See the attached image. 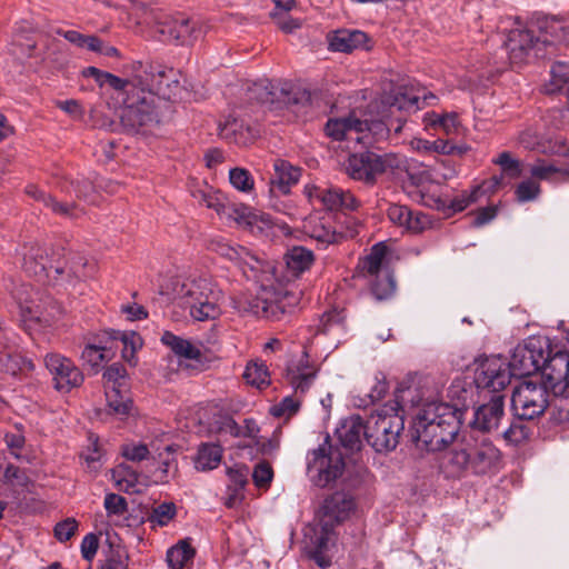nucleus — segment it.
<instances>
[{
  "label": "nucleus",
  "mask_w": 569,
  "mask_h": 569,
  "mask_svg": "<svg viewBox=\"0 0 569 569\" xmlns=\"http://www.w3.org/2000/svg\"><path fill=\"white\" fill-rule=\"evenodd\" d=\"M142 84H148L143 76L133 74L116 94L121 103L120 124L129 134H152L170 113L168 99L140 87Z\"/></svg>",
  "instance_id": "1"
},
{
  "label": "nucleus",
  "mask_w": 569,
  "mask_h": 569,
  "mask_svg": "<svg viewBox=\"0 0 569 569\" xmlns=\"http://www.w3.org/2000/svg\"><path fill=\"white\" fill-rule=\"evenodd\" d=\"M560 21L542 14L533 16L526 26L512 28L503 41L510 63L521 67L535 59L546 58L560 40Z\"/></svg>",
  "instance_id": "2"
},
{
  "label": "nucleus",
  "mask_w": 569,
  "mask_h": 569,
  "mask_svg": "<svg viewBox=\"0 0 569 569\" xmlns=\"http://www.w3.org/2000/svg\"><path fill=\"white\" fill-rule=\"evenodd\" d=\"M500 461L501 452L489 439L469 436L442 453L440 467L446 477L462 479L496 473Z\"/></svg>",
  "instance_id": "3"
},
{
  "label": "nucleus",
  "mask_w": 569,
  "mask_h": 569,
  "mask_svg": "<svg viewBox=\"0 0 569 569\" xmlns=\"http://www.w3.org/2000/svg\"><path fill=\"white\" fill-rule=\"evenodd\" d=\"M460 429L456 412L443 403H429L417 415L412 438L428 451H438L452 445Z\"/></svg>",
  "instance_id": "4"
},
{
  "label": "nucleus",
  "mask_w": 569,
  "mask_h": 569,
  "mask_svg": "<svg viewBox=\"0 0 569 569\" xmlns=\"http://www.w3.org/2000/svg\"><path fill=\"white\" fill-rule=\"evenodd\" d=\"M22 257V269L40 282L57 281L63 274L68 280L81 279L87 276L84 268L87 262L82 257H72L61 264L59 260H54L49 256L46 247L40 244H24L20 252Z\"/></svg>",
  "instance_id": "5"
},
{
  "label": "nucleus",
  "mask_w": 569,
  "mask_h": 569,
  "mask_svg": "<svg viewBox=\"0 0 569 569\" xmlns=\"http://www.w3.org/2000/svg\"><path fill=\"white\" fill-rule=\"evenodd\" d=\"M326 133L337 141H355L363 148H379L380 143L388 140L390 129L382 120H361L350 114L346 118L329 119Z\"/></svg>",
  "instance_id": "6"
},
{
  "label": "nucleus",
  "mask_w": 569,
  "mask_h": 569,
  "mask_svg": "<svg viewBox=\"0 0 569 569\" xmlns=\"http://www.w3.org/2000/svg\"><path fill=\"white\" fill-rule=\"evenodd\" d=\"M181 297L197 321L214 320L221 315L223 293L209 278L200 277L183 283Z\"/></svg>",
  "instance_id": "7"
},
{
  "label": "nucleus",
  "mask_w": 569,
  "mask_h": 569,
  "mask_svg": "<svg viewBox=\"0 0 569 569\" xmlns=\"http://www.w3.org/2000/svg\"><path fill=\"white\" fill-rule=\"evenodd\" d=\"M300 297L296 292L288 290H268L262 284V292L260 296L247 300H233V307L240 313H250L254 316H262L272 321H280L286 316L293 313L299 305Z\"/></svg>",
  "instance_id": "8"
},
{
  "label": "nucleus",
  "mask_w": 569,
  "mask_h": 569,
  "mask_svg": "<svg viewBox=\"0 0 569 569\" xmlns=\"http://www.w3.org/2000/svg\"><path fill=\"white\" fill-rule=\"evenodd\" d=\"M403 429V415L396 407H385L367 419V443L377 452L392 451Z\"/></svg>",
  "instance_id": "9"
},
{
  "label": "nucleus",
  "mask_w": 569,
  "mask_h": 569,
  "mask_svg": "<svg viewBox=\"0 0 569 569\" xmlns=\"http://www.w3.org/2000/svg\"><path fill=\"white\" fill-rule=\"evenodd\" d=\"M193 199L201 206L214 210L218 216L234 221L238 226L253 229L258 221H263L249 206L234 203L212 188H198L192 191Z\"/></svg>",
  "instance_id": "10"
},
{
  "label": "nucleus",
  "mask_w": 569,
  "mask_h": 569,
  "mask_svg": "<svg viewBox=\"0 0 569 569\" xmlns=\"http://www.w3.org/2000/svg\"><path fill=\"white\" fill-rule=\"evenodd\" d=\"M550 352V340L543 336H531L519 343L507 362L515 377L531 376L540 370L545 355Z\"/></svg>",
  "instance_id": "11"
},
{
  "label": "nucleus",
  "mask_w": 569,
  "mask_h": 569,
  "mask_svg": "<svg viewBox=\"0 0 569 569\" xmlns=\"http://www.w3.org/2000/svg\"><path fill=\"white\" fill-rule=\"evenodd\" d=\"M211 249L220 257L231 261L248 280L262 283L264 277L270 272V264L243 246L216 240L211 242Z\"/></svg>",
  "instance_id": "12"
},
{
  "label": "nucleus",
  "mask_w": 569,
  "mask_h": 569,
  "mask_svg": "<svg viewBox=\"0 0 569 569\" xmlns=\"http://www.w3.org/2000/svg\"><path fill=\"white\" fill-rule=\"evenodd\" d=\"M307 470L315 486L326 488L342 476L345 460L338 449L322 445L308 456Z\"/></svg>",
  "instance_id": "13"
},
{
  "label": "nucleus",
  "mask_w": 569,
  "mask_h": 569,
  "mask_svg": "<svg viewBox=\"0 0 569 569\" xmlns=\"http://www.w3.org/2000/svg\"><path fill=\"white\" fill-rule=\"evenodd\" d=\"M548 391L542 382L522 381L511 396L515 416L528 420L541 416L548 407Z\"/></svg>",
  "instance_id": "14"
},
{
  "label": "nucleus",
  "mask_w": 569,
  "mask_h": 569,
  "mask_svg": "<svg viewBox=\"0 0 569 569\" xmlns=\"http://www.w3.org/2000/svg\"><path fill=\"white\" fill-rule=\"evenodd\" d=\"M157 30L163 41L191 46L206 34L207 26L199 19L179 13L159 21Z\"/></svg>",
  "instance_id": "15"
},
{
  "label": "nucleus",
  "mask_w": 569,
  "mask_h": 569,
  "mask_svg": "<svg viewBox=\"0 0 569 569\" xmlns=\"http://www.w3.org/2000/svg\"><path fill=\"white\" fill-rule=\"evenodd\" d=\"M303 193L313 207L323 208L329 211H356L360 202L349 191L339 187L306 184Z\"/></svg>",
  "instance_id": "16"
},
{
  "label": "nucleus",
  "mask_w": 569,
  "mask_h": 569,
  "mask_svg": "<svg viewBox=\"0 0 569 569\" xmlns=\"http://www.w3.org/2000/svg\"><path fill=\"white\" fill-rule=\"evenodd\" d=\"M511 372L507 362L500 357H486L475 372V383L478 389L493 395H502L511 381Z\"/></svg>",
  "instance_id": "17"
},
{
  "label": "nucleus",
  "mask_w": 569,
  "mask_h": 569,
  "mask_svg": "<svg viewBox=\"0 0 569 569\" xmlns=\"http://www.w3.org/2000/svg\"><path fill=\"white\" fill-rule=\"evenodd\" d=\"M541 370V382L555 396H562L569 388V352L557 350L545 355Z\"/></svg>",
  "instance_id": "18"
},
{
  "label": "nucleus",
  "mask_w": 569,
  "mask_h": 569,
  "mask_svg": "<svg viewBox=\"0 0 569 569\" xmlns=\"http://www.w3.org/2000/svg\"><path fill=\"white\" fill-rule=\"evenodd\" d=\"M442 187L439 183H432L430 180L421 189L420 198L425 206L446 210L451 209L453 212L465 210L470 203L476 202L480 194L483 193L480 186L475 187L470 192L463 191L452 199L445 197L441 192Z\"/></svg>",
  "instance_id": "19"
},
{
  "label": "nucleus",
  "mask_w": 569,
  "mask_h": 569,
  "mask_svg": "<svg viewBox=\"0 0 569 569\" xmlns=\"http://www.w3.org/2000/svg\"><path fill=\"white\" fill-rule=\"evenodd\" d=\"M44 365L52 376L54 388L61 392H69L83 382V375L72 360L59 353H49Z\"/></svg>",
  "instance_id": "20"
},
{
  "label": "nucleus",
  "mask_w": 569,
  "mask_h": 569,
  "mask_svg": "<svg viewBox=\"0 0 569 569\" xmlns=\"http://www.w3.org/2000/svg\"><path fill=\"white\" fill-rule=\"evenodd\" d=\"M377 162H379L378 167H380L379 174L387 171L392 173L406 172L411 183L419 189V193H421V189L425 188L426 183L429 182L430 173L426 166L418 164L417 161H409L406 157L398 153H377Z\"/></svg>",
  "instance_id": "21"
},
{
  "label": "nucleus",
  "mask_w": 569,
  "mask_h": 569,
  "mask_svg": "<svg viewBox=\"0 0 569 569\" xmlns=\"http://www.w3.org/2000/svg\"><path fill=\"white\" fill-rule=\"evenodd\" d=\"M134 74H142L148 84L141 87L152 90L159 97L166 99V96L172 93V88L178 87V80L174 79L173 69H166L152 63L137 62L133 64Z\"/></svg>",
  "instance_id": "22"
},
{
  "label": "nucleus",
  "mask_w": 569,
  "mask_h": 569,
  "mask_svg": "<svg viewBox=\"0 0 569 569\" xmlns=\"http://www.w3.org/2000/svg\"><path fill=\"white\" fill-rule=\"evenodd\" d=\"M318 367L310 361L306 350L300 357L291 359L284 370V379L292 387L295 393L303 395L317 378Z\"/></svg>",
  "instance_id": "23"
},
{
  "label": "nucleus",
  "mask_w": 569,
  "mask_h": 569,
  "mask_svg": "<svg viewBox=\"0 0 569 569\" xmlns=\"http://www.w3.org/2000/svg\"><path fill=\"white\" fill-rule=\"evenodd\" d=\"M336 436L341 446L348 450L357 451L367 441V420L359 415H351L341 420L336 429Z\"/></svg>",
  "instance_id": "24"
},
{
  "label": "nucleus",
  "mask_w": 569,
  "mask_h": 569,
  "mask_svg": "<svg viewBox=\"0 0 569 569\" xmlns=\"http://www.w3.org/2000/svg\"><path fill=\"white\" fill-rule=\"evenodd\" d=\"M355 507L356 503L351 496L337 491L327 497L321 506L322 521H326V527H335L347 520Z\"/></svg>",
  "instance_id": "25"
},
{
  "label": "nucleus",
  "mask_w": 569,
  "mask_h": 569,
  "mask_svg": "<svg viewBox=\"0 0 569 569\" xmlns=\"http://www.w3.org/2000/svg\"><path fill=\"white\" fill-rule=\"evenodd\" d=\"M505 415V396L493 395L491 399L477 408L472 426L480 431L496 430Z\"/></svg>",
  "instance_id": "26"
},
{
  "label": "nucleus",
  "mask_w": 569,
  "mask_h": 569,
  "mask_svg": "<svg viewBox=\"0 0 569 569\" xmlns=\"http://www.w3.org/2000/svg\"><path fill=\"white\" fill-rule=\"evenodd\" d=\"M306 234L315 239L321 248L339 243L343 233L332 226L330 216H310L303 226Z\"/></svg>",
  "instance_id": "27"
},
{
  "label": "nucleus",
  "mask_w": 569,
  "mask_h": 569,
  "mask_svg": "<svg viewBox=\"0 0 569 569\" xmlns=\"http://www.w3.org/2000/svg\"><path fill=\"white\" fill-rule=\"evenodd\" d=\"M378 163L377 153L366 151L349 157L347 171L352 179L372 184L379 176Z\"/></svg>",
  "instance_id": "28"
},
{
  "label": "nucleus",
  "mask_w": 569,
  "mask_h": 569,
  "mask_svg": "<svg viewBox=\"0 0 569 569\" xmlns=\"http://www.w3.org/2000/svg\"><path fill=\"white\" fill-rule=\"evenodd\" d=\"M26 193L57 216L76 219L82 214V210L76 203L58 201L34 184L27 186Z\"/></svg>",
  "instance_id": "29"
},
{
  "label": "nucleus",
  "mask_w": 569,
  "mask_h": 569,
  "mask_svg": "<svg viewBox=\"0 0 569 569\" xmlns=\"http://www.w3.org/2000/svg\"><path fill=\"white\" fill-rule=\"evenodd\" d=\"M387 216L392 223L403 227L413 233L421 232L429 223L426 214L415 212L407 206L397 203L389 206Z\"/></svg>",
  "instance_id": "30"
},
{
  "label": "nucleus",
  "mask_w": 569,
  "mask_h": 569,
  "mask_svg": "<svg viewBox=\"0 0 569 569\" xmlns=\"http://www.w3.org/2000/svg\"><path fill=\"white\" fill-rule=\"evenodd\" d=\"M367 33L356 29H341L330 38V48L338 52H351L357 49H368Z\"/></svg>",
  "instance_id": "31"
},
{
  "label": "nucleus",
  "mask_w": 569,
  "mask_h": 569,
  "mask_svg": "<svg viewBox=\"0 0 569 569\" xmlns=\"http://www.w3.org/2000/svg\"><path fill=\"white\" fill-rule=\"evenodd\" d=\"M273 168L274 174L271 178L272 186L278 188L283 194L288 193L291 186L299 181L301 174L300 168L282 159L276 160Z\"/></svg>",
  "instance_id": "32"
},
{
  "label": "nucleus",
  "mask_w": 569,
  "mask_h": 569,
  "mask_svg": "<svg viewBox=\"0 0 569 569\" xmlns=\"http://www.w3.org/2000/svg\"><path fill=\"white\" fill-rule=\"evenodd\" d=\"M112 342H120L122 346V358L131 363H136V352L142 347L141 337L134 331L110 330L104 332Z\"/></svg>",
  "instance_id": "33"
},
{
  "label": "nucleus",
  "mask_w": 569,
  "mask_h": 569,
  "mask_svg": "<svg viewBox=\"0 0 569 569\" xmlns=\"http://www.w3.org/2000/svg\"><path fill=\"white\" fill-rule=\"evenodd\" d=\"M286 264L293 276H299L309 270L313 264L315 254L305 247H293L284 256Z\"/></svg>",
  "instance_id": "34"
},
{
  "label": "nucleus",
  "mask_w": 569,
  "mask_h": 569,
  "mask_svg": "<svg viewBox=\"0 0 569 569\" xmlns=\"http://www.w3.org/2000/svg\"><path fill=\"white\" fill-rule=\"evenodd\" d=\"M387 252L388 247L383 242H378L372 246L369 254H367L359 264L365 277L389 271V269L383 266Z\"/></svg>",
  "instance_id": "35"
},
{
  "label": "nucleus",
  "mask_w": 569,
  "mask_h": 569,
  "mask_svg": "<svg viewBox=\"0 0 569 569\" xmlns=\"http://www.w3.org/2000/svg\"><path fill=\"white\" fill-rule=\"evenodd\" d=\"M123 387H106V399L109 409L120 416L127 417L130 415L133 407L132 400L129 398L127 390Z\"/></svg>",
  "instance_id": "36"
},
{
  "label": "nucleus",
  "mask_w": 569,
  "mask_h": 569,
  "mask_svg": "<svg viewBox=\"0 0 569 569\" xmlns=\"http://www.w3.org/2000/svg\"><path fill=\"white\" fill-rule=\"evenodd\" d=\"M386 103L389 106V113L395 114L396 111L409 112L417 111L421 107L420 97L408 91L397 90L386 98Z\"/></svg>",
  "instance_id": "37"
},
{
  "label": "nucleus",
  "mask_w": 569,
  "mask_h": 569,
  "mask_svg": "<svg viewBox=\"0 0 569 569\" xmlns=\"http://www.w3.org/2000/svg\"><path fill=\"white\" fill-rule=\"evenodd\" d=\"M161 341L169 346L179 357H183L189 360H200L202 358V352L198 347L169 331L163 333Z\"/></svg>",
  "instance_id": "38"
},
{
  "label": "nucleus",
  "mask_w": 569,
  "mask_h": 569,
  "mask_svg": "<svg viewBox=\"0 0 569 569\" xmlns=\"http://www.w3.org/2000/svg\"><path fill=\"white\" fill-rule=\"evenodd\" d=\"M222 458V448L216 443H203L200 446L196 459V468L201 471L217 468Z\"/></svg>",
  "instance_id": "39"
},
{
  "label": "nucleus",
  "mask_w": 569,
  "mask_h": 569,
  "mask_svg": "<svg viewBox=\"0 0 569 569\" xmlns=\"http://www.w3.org/2000/svg\"><path fill=\"white\" fill-rule=\"evenodd\" d=\"M113 346L108 343H89L87 345L82 352L81 359L84 363L89 365L92 368L99 367L103 361L109 360L113 356Z\"/></svg>",
  "instance_id": "40"
},
{
  "label": "nucleus",
  "mask_w": 569,
  "mask_h": 569,
  "mask_svg": "<svg viewBox=\"0 0 569 569\" xmlns=\"http://www.w3.org/2000/svg\"><path fill=\"white\" fill-rule=\"evenodd\" d=\"M367 278H369L371 292L376 299H387L395 292L396 282L390 271H382L367 276Z\"/></svg>",
  "instance_id": "41"
},
{
  "label": "nucleus",
  "mask_w": 569,
  "mask_h": 569,
  "mask_svg": "<svg viewBox=\"0 0 569 569\" xmlns=\"http://www.w3.org/2000/svg\"><path fill=\"white\" fill-rule=\"evenodd\" d=\"M194 553L191 545L182 540L167 551V562L171 569H181L193 559Z\"/></svg>",
  "instance_id": "42"
},
{
  "label": "nucleus",
  "mask_w": 569,
  "mask_h": 569,
  "mask_svg": "<svg viewBox=\"0 0 569 569\" xmlns=\"http://www.w3.org/2000/svg\"><path fill=\"white\" fill-rule=\"evenodd\" d=\"M247 98L251 102L261 104L273 103L276 99L274 87L268 79H260L247 88Z\"/></svg>",
  "instance_id": "43"
},
{
  "label": "nucleus",
  "mask_w": 569,
  "mask_h": 569,
  "mask_svg": "<svg viewBox=\"0 0 569 569\" xmlns=\"http://www.w3.org/2000/svg\"><path fill=\"white\" fill-rule=\"evenodd\" d=\"M138 478V472L126 465H120L112 471V480L116 488L127 493L137 491Z\"/></svg>",
  "instance_id": "44"
},
{
  "label": "nucleus",
  "mask_w": 569,
  "mask_h": 569,
  "mask_svg": "<svg viewBox=\"0 0 569 569\" xmlns=\"http://www.w3.org/2000/svg\"><path fill=\"white\" fill-rule=\"evenodd\" d=\"M82 73L84 77H92L100 87L109 86L116 92H118L122 86H126V82L129 80L122 79L110 72L102 71L96 67H88L82 71Z\"/></svg>",
  "instance_id": "45"
},
{
  "label": "nucleus",
  "mask_w": 569,
  "mask_h": 569,
  "mask_svg": "<svg viewBox=\"0 0 569 569\" xmlns=\"http://www.w3.org/2000/svg\"><path fill=\"white\" fill-rule=\"evenodd\" d=\"M551 79L547 86L549 93H556L569 83V62L558 61L552 64L550 70Z\"/></svg>",
  "instance_id": "46"
},
{
  "label": "nucleus",
  "mask_w": 569,
  "mask_h": 569,
  "mask_svg": "<svg viewBox=\"0 0 569 569\" xmlns=\"http://www.w3.org/2000/svg\"><path fill=\"white\" fill-rule=\"evenodd\" d=\"M243 379L258 388L270 383L268 368L263 362L250 361L243 371Z\"/></svg>",
  "instance_id": "47"
},
{
  "label": "nucleus",
  "mask_w": 569,
  "mask_h": 569,
  "mask_svg": "<svg viewBox=\"0 0 569 569\" xmlns=\"http://www.w3.org/2000/svg\"><path fill=\"white\" fill-rule=\"evenodd\" d=\"M20 308L26 320L36 321L43 325H50L54 318V313L48 312L33 300L20 302Z\"/></svg>",
  "instance_id": "48"
},
{
  "label": "nucleus",
  "mask_w": 569,
  "mask_h": 569,
  "mask_svg": "<svg viewBox=\"0 0 569 569\" xmlns=\"http://www.w3.org/2000/svg\"><path fill=\"white\" fill-rule=\"evenodd\" d=\"M177 515V507L173 502H162L152 508L148 521L152 526H167Z\"/></svg>",
  "instance_id": "49"
},
{
  "label": "nucleus",
  "mask_w": 569,
  "mask_h": 569,
  "mask_svg": "<svg viewBox=\"0 0 569 569\" xmlns=\"http://www.w3.org/2000/svg\"><path fill=\"white\" fill-rule=\"evenodd\" d=\"M516 416L510 426L503 431V439L511 445H519L526 441L530 436L529 427Z\"/></svg>",
  "instance_id": "50"
},
{
  "label": "nucleus",
  "mask_w": 569,
  "mask_h": 569,
  "mask_svg": "<svg viewBox=\"0 0 569 569\" xmlns=\"http://www.w3.org/2000/svg\"><path fill=\"white\" fill-rule=\"evenodd\" d=\"M57 33L78 48H87L90 51L91 49H98L99 38L96 36H86L76 30H58Z\"/></svg>",
  "instance_id": "51"
},
{
  "label": "nucleus",
  "mask_w": 569,
  "mask_h": 569,
  "mask_svg": "<svg viewBox=\"0 0 569 569\" xmlns=\"http://www.w3.org/2000/svg\"><path fill=\"white\" fill-rule=\"evenodd\" d=\"M229 181L239 191L248 192L253 189L254 180L251 173L243 168H233L229 171Z\"/></svg>",
  "instance_id": "52"
},
{
  "label": "nucleus",
  "mask_w": 569,
  "mask_h": 569,
  "mask_svg": "<svg viewBox=\"0 0 569 569\" xmlns=\"http://www.w3.org/2000/svg\"><path fill=\"white\" fill-rule=\"evenodd\" d=\"M300 408V400L288 396L284 397L279 403L271 407L270 412L277 418H290L296 415Z\"/></svg>",
  "instance_id": "53"
},
{
  "label": "nucleus",
  "mask_w": 569,
  "mask_h": 569,
  "mask_svg": "<svg viewBox=\"0 0 569 569\" xmlns=\"http://www.w3.org/2000/svg\"><path fill=\"white\" fill-rule=\"evenodd\" d=\"M103 507L109 517H120L128 511V502L126 498L113 492H109L104 496Z\"/></svg>",
  "instance_id": "54"
},
{
  "label": "nucleus",
  "mask_w": 569,
  "mask_h": 569,
  "mask_svg": "<svg viewBox=\"0 0 569 569\" xmlns=\"http://www.w3.org/2000/svg\"><path fill=\"white\" fill-rule=\"evenodd\" d=\"M493 162L499 164L502 172L509 178L515 179L521 176L520 162L517 159H513L508 151L501 152Z\"/></svg>",
  "instance_id": "55"
},
{
  "label": "nucleus",
  "mask_w": 569,
  "mask_h": 569,
  "mask_svg": "<svg viewBox=\"0 0 569 569\" xmlns=\"http://www.w3.org/2000/svg\"><path fill=\"white\" fill-rule=\"evenodd\" d=\"M14 352V342L12 332L0 322V366L6 365V360H11Z\"/></svg>",
  "instance_id": "56"
},
{
  "label": "nucleus",
  "mask_w": 569,
  "mask_h": 569,
  "mask_svg": "<svg viewBox=\"0 0 569 569\" xmlns=\"http://www.w3.org/2000/svg\"><path fill=\"white\" fill-rule=\"evenodd\" d=\"M516 198L519 202H528L538 198L540 186L533 180H525L516 188Z\"/></svg>",
  "instance_id": "57"
},
{
  "label": "nucleus",
  "mask_w": 569,
  "mask_h": 569,
  "mask_svg": "<svg viewBox=\"0 0 569 569\" xmlns=\"http://www.w3.org/2000/svg\"><path fill=\"white\" fill-rule=\"evenodd\" d=\"M178 466L173 457H167L161 460L159 468L154 471V481L157 483H167L177 473Z\"/></svg>",
  "instance_id": "58"
},
{
  "label": "nucleus",
  "mask_w": 569,
  "mask_h": 569,
  "mask_svg": "<svg viewBox=\"0 0 569 569\" xmlns=\"http://www.w3.org/2000/svg\"><path fill=\"white\" fill-rule=\"evenodd\" d=\"M126 369L120 363L109 366L103 372L104 388L106 387H124Z\"/></svg>",
  "instance_id": "59"
},
{
  "label": "nucleus",
  "mask_w": 569,
  "mask_h": 569,
  "mask_svg": "<svg viewBox=\"0 0 569 569\" xmlns=\"http://www.w3.org/2000/svg\"><path fill=\"white\" fill-rule=\"evenodd\" d=\"M249 470L247 467H232L227 469V476L229 479L228 489L243 490L248 482Z\"/></svg>",
  "instance_id": "60"
},
{
  "label": "nucleus",
  "mask_w": 569,
  "mask_h": 569,
  "mask_svg": "<svg viewBox=\"0 0 569 569\" xmlns=\"http://www.w3.org/2000/svg\"><path fill=\"white\" fill-rule=\"evenodd\" d=\"M100 569H128V556L124 550L110 548L107 559Z\"/></svg>",
  "instance_id": "61"
},
{
  "label": "nucleus",
  "mask_w": 569,
  "mask_h": 569,
  "mask_svg": "<svg viewBox=\"0 0 569 569\" xmlns=\"http://www.w3.org/2000/svg\"><path fill=\"white\" fill-rule=\"evenodd\" d=\"M78 529V521L74 518H67L54 526V537L60 542L71 539Z\"/></svg>",
  "instance_id": "62"
},
{
  "label": "nucleus",
  "mask_w": 569,
  "mask_h": 569,
  "mask_svg": "<svg viewBox=\"0 0 569 569\" xmlns=\"http://www.w3.org/2000/svg\"><path fill=\"white\" fill-rule=\"evenodd\" d=\"M122 456L134 462L142 461L148 458L149 449L143 443H127L121 448Z\"/></svg>",
  "instance_id": "63"
},
{
  "label": "nucleus",
  "mask_w": 569,
  "mask_h": 569,
  "mask_svg": "<svg viewBox=\"0 0 569 569\" xmlns=\"http://www.w3.org/2000/svg\"><path fill=\"white\" fill-rule=\"evenodd\" d=\"M273 477V471L270 463L262 461L259 462L252 472V479L257 487L268 486Z\"/></svg>",
  "instance_id": "64"
}]
</instances>
